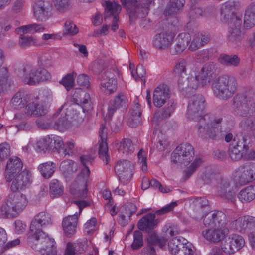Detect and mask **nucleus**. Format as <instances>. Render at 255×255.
Wrapping results in <instances>:
<instances>
[{"instance_id":"obj_6","label":"nucleus","mask_w":255,"mask_h":255,"mask_svg":"<svg viewBox=\"0 0 255 255\" xmlns=\"http://www.w3.org/2000/svg\"><path fill=\"white\" fill-rule=\"evenodd\" d=\"M214 95L221 99H227L231 97L236 90L235 80L227 75L216 77L212 83Z\"/></svg>"},{"instance_id":"obj_45","label":"nucleus","mask_w":255,"mask_h":255,"mask_svg":"<svg viewBox=\"0 0 255 255\" xmlns=\"http://www.w3.org/2000/svg\"><path fill=\"white\" fill-rule=\"evenodd\" d=\"M219 61L220 63L228 66H237L240 63L239 58L235 55H228L222 54L219 58Z\"/></svg>"},{"instance_id":"obj_22","label":"nucleus","mask_w":255,"mask_h":255,"mask_svg":"<svg viewBox=\"0 0 255 255\" xmlns=\"http://www.w3.org/2000/svg\"><path fill=\"white\" fill-rule=\"evenodd\" d=\"M191 37L188 33L179 34L175 40V44L170 49L172 55H180L186 49L191 41Z\"/></svg>"},{"instance_id":"obj_27","label":"nucleus","mask_w":255,"mask_h":255,"mask_svg":"<svg viewBox=\"0 0 255 255\" xmlns=\"http://www.w3.org/2000/svg\"><path fill=\"white\" fill-rule=\"evenodd\" d=\"M128 102L125 95L120 94L111 100L109 104L107 116L108 119L111 118L115 111L121 107H125Z\"/></svg>"},{"instance_id":"obj_18","label":"nucleus","mask_w":255,"mask_h":255,"mask_svg":"<svg viewBox=\"0 0 255 255\" xmlns=\"http://www.w3.org/2000/svg\"><path fill=\"white\" fill-rule=\"evenodd\" d=\"M170 99V90L164 84L159 85L154 90L153 102L156 107H161Z\"/></svg>"},{"instance_id":"obj_50","label":"nucleus","mask_w":255,"mask_h":255,"mask_svg":"<svg viewBox=\"0 0 255 255\" xmlns=\"http://www.w3.org/2000/svg\"><path fill=\"white\" fill-rule=\"evenodd\" d=\"M72 125L70 122L67 120L66 118L58 119L55 122L54 128L59 131H63L72 128Z\"/></svg>"},{"instance_id":"obj_64","label":"nucleus","mask_w":255,"mask_h":255,"mask_svg":"<svg viewBox=\"0 0 255 255\" xmlns=\"http://www.w3.org/2000/svg\"><path fill=\"white\" fill-rule=\"evenodd\" d=\"M163 231L166 236L171 237H173L179 233L178 227L173 224L165 225L163 229Z\"/></svg>"},{"instance_id":"obj_51","label":"nucleus","mask_w":255,"mask_h":255,"mask_svg":"<svg viewBox=\"0 0 255 255\" xmlns=\"http://www.w3.org/2000/svg\"><path fill=\"white\" fill-rule=\"evenodd\" d=\"M248 217L244 216L238 218L232 223V226L239 232H247Z\"/></svg>"},{"instance_id":"obj_58","label":"nucleus","mask_w":255,"mask_h":255,"mask_svg":"<svg viewBox=\"0 0 255 255\" xmlns=\"http://www.w3.org/2000/svg\"><path fill=\"white\" fill-rule=\"evenodd\" d=\"M138 163L140 165L141 169L145 172L147 170V157L145 151L143 149H141L137 154Z\"/></svg>"},{"instance_id":"obj_48","label":"nucleus","mask_w":255,"mask_h":255,"mask_svg":"<svg viewBox=\"0 0 255 255\" xmlns=\"http://www.w3.org/2000/svg\"><path fill=\"white\" fill-rule=\"evenodd\" d=\"M76 75L74 72L67 74L59 81L60 84L64 86L67 90H69L74 86Z\"/></svg>"},{"instance_id":"obj_26","label":"nucleus","mask_w":255,"mask_h":255,"mask_svg":"<svg viewBox=\"0 0 255 255\" xmlns=\"http://www.w3.org/2000/svg\"><path fill=\"white\" fill-rule=\"evenodd\" d=\"M167 240L163 237H159L155 233H151L147 237L148 247L146 255H156L153 246L162 248L166 244Z\"/></svg>"},{"instance_id":"obj_1","label":"nucleus","mask_w":255,"mask_h":255,"mask_svg":"<svg viewBox=\"0 0 255 255\" xmlns=\"http://www.w3.org/2000/svg\"><path fill=\"white\" fill-rule=\"evenodd\" d=\"M205 99L201 95H194L189 100L186 113V118L197 122V134L203 140H217L223 136L221 123L222 119L207 114L203 116L201 113L205 108Z\"/></svg>"},{"instance_id":"obj_46","label":"nucleus","mask_w":255,"mask_h":255,"mask_svg":"<svg viewBox=\"0 0 255 255\" xmlns=\"http://www.w3.org/2000/svg\"><path fill=\"white\" fill-rule=\"evenodd\" d=\"M134 68V65L130 64L129 69L131 71L132 76L136 81L141 80L144 83V84H145V80L144 78V76L146 74L145 68L142 65H138L137 66L135 71L133 70Z\"/></svg>"},{"instance_id":"obj_16","label":"nucleus","mask_w":255,"mask_h":255,"mask_svg":"<svg viewBox=\"0 0 255 255\" xmlns=\"http://www.w3.org/2000/svg\"><path fill=\"white\" fill-rule=\"evenodd\" d=\"M6 198L19 215L26 208L29 203L27 196L19 191H11Z\"/></svg>"},{"instance_id":"obj_11","label":"nucleus","mask_w":255,"mask_h":255,"mask_svg":"<svg viewBox=\"0 0 255 255\" xmlns=\"http://www.w3.org/2000/svg\"><path fill=\"white\" fill-rule=\"evenodd\" d=\"M169 250L172 255H194L195 248L187 242L182 243L180 239L173 238L168 243Z\"/></svg>"},{"instance_id":"obj_20","label":"nucleus","mask_w":255,"mask_h":255,"mask_svg":"<svg viewBox=\"0 0 255 255\" xmlns=\"http://www.w3.org/2000/svg\"><path fill=\"white\" fill-rule=\"evenodd\" d=\"M23 168L21 160L16 156H12L7 160L5 173L7 182H11L13 176L21 172Z\"/></svg>"},{"instance_id":"obj_56","label":"nucleus","mask_w":255,"mask_h":255,"mask_svg":"<svg viewBox=\"0 0 255 255\" xmlns=\"http://www.w3.org/2000/svg\"><path fill=\"white\" fill-rule=\"evenodd\" d=\"M36 43V40L31 36H23L19 40V45L21 48L26 49L34 45Z\"/></svg>"},{"instance_id":"obj_49","label":"nucleus","mask_w":255,"mask_h":255,"mask_svg":"<svg viewBox=\"0 0 255 255\" xmlns=\"http://www.w3.org/2000/svg\"><path fill=\"white\" fill-rule=\"evenodd\" d=\"M122 4L124 5L127 9L129 14L130 21H133L136 18V9H139V7L135 6V4L133 5L131 0H120Z\"/></svg>"},{"instance_id":"obj_2","label":"nucleus","mask_w":255,"mask_h":255,"mask_svg":"<svg viewBox=\"0 0 255 255\" xmlns=\"http://www.w3.org/2000/svg\"><path fill=\"white\" fill-rule=\"evenodd\" d=\"M203 224L207 228L202 231V235L210 242L218 243L227 233L226 215L222 212L207 214L204 218Z\"/></svg>"},{"instance_id":"obj_34","label":"nucleus","mask_w":255,"mask_h":255,"mask_svg":"<svg viewBox=\"0 0 255 255\" xmlns=\"http://www.w3.org/2000/svg\"><path fill=\"white\" fill-rule=\"evenodd\" d=\"M56 169V165L52 161H47L39 165L38 169L42 177L49 179L53 175Z\"/></svg>"},{"instance_id":"obj_53","label":"nucleus","mask_w":255,"mask_h":255,"mask_svg":"<svg viewBox=\"0 0 255 255\" xmlns=\"http://www.w3.org/2000/svg\"><path fill=\"white\" fill-rule=\"evenodd\" d=\"M155 0H146L144 6L139 4V9H136V18H143L145 16L148 12V7L154 3Z\"/></svg>"},{"instance_id":"obj_47","label":"nucleus","mask_w":255,"mask_h":255,"mask_svg":"<svg viewBox=\"0 0 255 255\" xmlns=\"http://www.w3.org/2000/svg\"><path fill=\"white\" fill-rule=\"evenodd\" d=\"M56 9L60 12H65L72 7V0H52Z\"/></svg>"},{"instance_id":"obj_5","label":"nucleus","mask_w":255,"mask_h":255,"mask_svg":"<svg viewBox=\"0 0 255 255\" xmlns=\"http://www.w3.org/2000/svg\"><path fill=\"white\" fill-rule=\"evenodd\" d=\"M19 80L23 83L34 86L46 81L50 79L49 72L40 67L27 64L18 74Z\"/></svg>"},{"instance_id":"obj_29","label":"nucleus","mask_w":255,"mask_h":255,"mask_svg":"<svg viewBox=\"0 0 255 255\" xmlns=\"http://www.w3.org/2000/svg\"><path fill=\"white\" fill-rule=\"evenodd\" d=\"M33 147L37 152L44 151L50 147L49 138L48 136L40 138L39 139H31L29 141L27 146L26 147V150Z\"/></svg>"},{"instance_id":"obj_23","label":"nucleus","mask_w":255,"mask_h":255,"mask_svg":"<svg viewBox=\"0 0 255 255\" xmlns=\"http://www.w3.org/2000/svg\"><path fill=\"white\" fill-rule=\"evenodd\" d=\"M254 169L244 168V165L238 167L234 172L233 179L234 183L235 189L238 188L243 185L250 183V180L252 178L251 175H246V172L254 171Z\"/></svg>"},{"instance_id":"obj_42","label":"nucleus","mask_w":255,"mask_h":255,"mask_svg":"<svg viewBox=\"0 0 255 255\" xmlns=\"http://www.w3.org/2000/svg\"><path fill=\"white\" fill-rule=\"evenodd\" d=\"M77 168L76 163L71 160H64L61 163L60 165V171L66 177L75 172Z\"/></svg>"},{"instance_id":"obj_61","label":"nucleus","mask_w":255,"mask_h":255,"mask_svg":"<svg viewBox=\"0 0 255 255\" xmlns=\"http://www.w3.org/2000/svg\"><path fill=\"white\" fill-rule=\"evenodd\" d=\"M150 187L155 189H158L161 193H165L172 191V187H163L161 183L155 179L149 181Z\"/></svg>"},{"instance_id":"obj_17","label":"nucleus","mask_w":255,"mask_h":255,"mask_svg":"<svg viewBox=\"0 0 255 255\" xmlns=\"http://www.w3.org/2000/svg\"><path fill=\"white\" fill-rule=\"evenodd\" d=\"M105 4V19L106 20L109 17H113L111 28L115 31L118 29V21L119 13L121 9V6L116 1H106Z\"/></svg>"},{"instance_id":"obj_54","label":"nucleus","mask_w":255,"mask_h":255,"mask_svg":"<svg viewBox=\"0 0 255 255\" xmlns=\"http://www.w3.org/2000/svg\"><path fill=\"white\" fill-rule=\"evenodd\" d=\"M78 32V28L72 21L67 20L65 21L63 29V34L74 35Z\"/></svg>"},{"instance_id":"obj_35","label":"nucleus","mask_w":255,"mask_h":255,"mask_svg":"<svg viewBox=\"0 0 255 255\" xmlns=\"http://www.w3.org/2000/svg\"><path fill=\"white\" fill-rule=\"evenodd\" d=\"M238 197L243 203L251 202L255 198V186H249L242 189Z\"/></svg>"},{"instance_id":"obj_33","label":"nucleus","mask_w":255,"mask_h":255,"mask_svg":"<svg viewBox=\"0 0 255 255\" xmlns=\"http://www.w3.org/2000/svg\"><path fill=\"white\" fill-rule=\"evenodd\" d=\"M45 29L44 26L41 24L33 23L22 26L16 29V32L20 35L26 33H40Z\"/></svg>"},{"instance_id":"obj_13","label":"nucleus","mask_w":255,"mask_h":255,"mask_svg":"<svg viewBox=\"0 0 255 255\" xmlns=\"http://www.w3.org/2000/svg\"><path fill=\"white\" fill-rule=\"evenodd\" d=\"M133 169V164L127 160L119 161L115 167V172L119 176L120 182L124 184L131 180Z\"/></svg>"},{"instance_id":"obj_62","label":"nucleus","mask_w":255,"mask_h":255,"mask_svg":"<svg viewBox=\"0 0 255 255\" xmlns=\"http://www.w3.org/2000/svg\"><path fill=\"white\" fill-rule=\"evenodd\" d=\"M12 28V26L3 18H0V39L4 37Z\"/></svg>"},{"instance_id":"obj_24","label":"nucleus","mask_w":255,"mask_h":255,"mask_svg":"<svg viewBox=\"0 0 255 255\" xmlns=\"http://www.w3.org/2000/svg\"><path fill=\"white\" fill-rule=\"evenodd\" d=\"M24 112L28 116L38 117L46 115L48 112V108L47 106L35 100L25 106Z\"/></svg>"},{"instance_id":"obj_60","label":"nucleus","mask_w":255,"mask_h":255,"mask_svg":"<svg viewBox=\"0 0 255 255\" xmlns=\"http://www.w3.org/2000/svg\"><path fill=\"white\" fill-rule=\"evenodd\" d=\"M143 244L142 234L139 231H136L133 234V242L132 244L133 249H137L141 248Z\"/></svg>"},{"instance_id":"obj_31","label":"nucleus","mask_w":255,"mask_h":255,"mask_svg":"<svg viewBox=\"0 0 255 255\" xmlns=\"http://www.w3.org/2000/svg\"><path fill=\"white\" fill-rule=\"evenodd\" d=\"M19 214L8 202L6 198L4 203L0 207V218L3 219H13L17 217Z\"/></svg>"},{"instance_id":"obj_59","label":"nucleus","mask_w":255,"mask_h":255,"mask_svg":"<svg viewBox=\"0 0 255 255\" xmlns=\"http://www.w3.org/2000/svg\"><path fill=\"white\" fill-rule=\"evenodd\" d=\"M34 218L44 226L51 223V215L47 212H40Z\"/></svg>"},{"instance_id":"obj_63","label":"nucleus","mask_w":255,"mask_h":255,"mask_svg":"<svg viewBox=\"0 0 255 255\" xmlns=\"http://www.w3.org/2000/svg\"><path fill=\"white\" fill-rule=\"evenodd\" d=\"M167 105L164 109L163 116L164 117H169L174 112L176 107V103L173 99H169L166 102Z\"/></svg>"},{"instance_id":"obj_55","label":"nucleus","mask_w":255,"mask_h":255,"mask_svg":"<svg viewBox=\"0 0 255 255\" xmlns=\"http://www.w3.org/2000/svg\"><path fill=\"white\" fill-rule=\"evenodd\" d=\"M203 160L200 158H196L191 164L185 170L184 175L186 178H189L201 164Z\"/></svg>"},{"instance_id":"obj_57","label":"nucleus","mask_w":255,"mask_h":255,"mask_svg":"<svg viewBox=\"0 0 255 255\" xmlns=\"http://www.w3.org/2000/svg\"><path fill=\"white\" fill-rule=\"evenodd\" d=\"M49 138L50 147L54 146L59 152L64 146L63 141L62 138L55 135H48Z\"/></svg>"},{"instance_id":"obj_25","label":"nucleus","mask_w":255,"mask_h":255,"mask_svg":"<svg viewBox=\"0 0 255 255\" xmlns=\"http://www.w3.org/2000/svg\"><path fill=\"white\" fill-rule=\"evenodd\" d=\"M78 220V213L63 218L62 226L64 234L68 237L72 236L76 232Z\"/></svg>"},{"instance_id":"obj_39","label":"nucleus","mask_w":255,"mask_h":255,"mask_svg":"<svg viewBox=\"0 0 255 255\" xmlns=\"http://www.w3.org/2000/svg\"><path fill=\"white\" fill-rule=\"evenodd\" d=\"M27 102L24 93L23 92L19 91L15 93L12 98L10 105L12 108L18 110L25 107Z\"/></svg>"},{"instance_id":"obj_37","label":"nucleus","mask_w":255,"mask_h":255,"mask_svg":"<svg viewBox=\"0 0 255 255\" xmlns=\"http://www.w3.org/2000/svg\"><path fill=\"white\" fill-rule=\"evenodd\" d=\"M191 40V42L189 45L188 49L189 50L193 51L207 43L209 40V37L202 34L197 33L194 35Z\"/></svg>"},{"instance_id":"obj_19","label":"nucleus","mask_w":255,"mask_h":255,"mask_svg":"<svg viewBox=\"0 0 255 255\" xmlns=\"http://www.w3.org/2000/svg\"><path fill=\"white\" fill-rule=\"evenodd\" d=\"M175 34L170 31H162L156 34L153 38L152 43L159 49H165L172 44Z\"/></svg>"},{"instance_id":"obj_28","label":"nucleus","mask_w":255,"mask_h":255,"mask_svg":"<svg viewBox=\"0 0 255 255\" xmlns=\"http://www.w3.org/2000/svg\"><path fill=\"white\" fill-rule=\"evenodd\" d=\"M244 98L242 96H236L234 98V113L238 116L244 117L247 116L250 112V108L249 105L242 102Z\"/></svg>"},{"instance_id":"obj_43","label":"nucleus","mask_w":255,"mask_h":255,"mask_svg":"<svg viewBox=\"0 0 255 255\" xmlns=\"http://www.w3.org/2000/svg\"><path fill=\"white\" fill-rule=\"evenodd\" d=\"M117 147L119 152L125 155H128L133 152L134 147L130 140L124 139L119 143L117 144Z\"/></svg>"},{"instance_id":"obj_14","label":"nucleus","mask_w":255,"mask_h":255,"mask_svg":"<svg viewBox=\"0 0 255 255\" xmlns=\"http://www.w3.org/2000/svg\"><path fill=\"white\" fill-rule=\"evenodd\" d=\"M10 185L11 191H19L28 188L31 183V174L29 171L24 169L15 174L12 177Z\"/></svg>"},{"instance_id":"obj_3","label":"nucleus","mask_w":255,"mask_h":255,"mask_svg":"<svg viewBox=\"0 0 255 255\" xmlns=\"http://www.w3.org/2000/svg\"><path fill=\"white\" fill-rule=\"evenodd\" d=\"M234 9L235 4L233 1L226 2L222 5L221 16L224 20L230 18V21L228 23V40L229 42L238 45L243 37V33L241 30L242 20L241 17L233 15Z\"/></svg>"},{"instance_id":"obj_32","label":"nucleus","mask_w":255,"mask_h":255,"mask_svg":"<svg viewBox=\"0 0 255 255\" xmlns=\"http://www.w3.org/2000/svg\"><path fill=\"white\" fill-rule=\"evenodd\" d=\"M255 25V4H250L247 8L245 15L244 25L246 29L252 28Z\"/></svg>"},{"instance_id":"obj_44","label":"nucleus","mask_w":255,"mask_h":255,"mask_svg":"<svg viewBox=\"0 0 255 255\" xmlns=\"http://www.w3.org/2000/svg\"><path fill=\"white\" fill-rule=\"evenodd\" d=\"M245 142L243 144L242 151V159L245 160H255V150L250 148V141L248 137H244Z\"/></svg>"},{"instance_id":"obj_15","label":"nucleus","mask_w":255,"mask_h":255,"mask_svg":"<svg viewBox=\"0 0 255 255\" xmlns=\"http://www.w3.org/2000/svg\"><path fill=\"white\" fill-rule=\"evenodd\" d=\"M215 65L213 62L204 64L196 74L197 78L202 87L212 85L213 81L216 78L215 73Z\"/></svg>"},{"instance_id":"obj_40","label":"nucleus","mask_w":255,"mask_h":255,"mask_svg":"<svg viewBox=\"0 0 255 255\" xmlns=\"http://www.w3.org/2000/svg\"><path fill=\"white\" fill-rule=\"evenodd\" d=\"M50 195L52 198L61 196L64 192V187L62 183L57 179L52 180L50 183Z\"/></svg>"},{"instance_id":"obj_4","label":"nucleus","mask_w":255,"mask_h":255,"mask_svg":"<svg viewBox=\"0 0 255 255\" xmlns=\"http://www.w3.org/2000/svg\"><path fill=\"white\" fill-rule=\"evenodd\" d=\"M80 160L84 166L76 180L71 184L70 188L71 193L75 197L85 198L87 196V183L90 175L89 165L92 164L93 158L90 155H83L80 157Z\"/></svg>"},{"instance_id":"obj_36","label":"nucleus","mask_w":255,"mask_h":255,"mask_svg":"<svg viewBox=\"0 0 255 255\" xmlns=\"http://www.w3.org/2000/svg\"><path fill=\"white\" fill-rule=\"evenodd\" d=\"M192 66L191 61L186 59H180L176 63L174 68V74L179 77H182L185 74L187 69Z\"/></svg>"},{"instance_id":"obj_21","label":"nucleus","mask_w":255,"mask_h":255,"mask_svg":"<svg viewBox=\"0 0 255 255\" xmlns=\"http://www.w3.org/2000/svg\"><path fill=\"white\" fill-rule=\"evenodd\" d=\"M245 137L236 136L230 144L228 154L230 158L234 161H239L242 159V151Z\"/></svg>"},{"instance_id":"obj_10","label":"nucleus","mask_w":255,"mask_h":255,"mask_svg":"<svg viewBox=\"0 0 255 255\" xmlns=\"http://www.w3.org/2000/svg\"><path fill=\"white\" fill-rule=\"evenodd\" d=\"M216 180V195L228 201L234 202L236 200V192L231 186L230 179L220 176Z\"/></svg>"},{"instance_id":"obj_41","label":"nucleus","mask_w":255,"mask_h":255,"mask_svg":"<svg viewBox=\"0 0 255 255\" xmlns=\"http://www.w3.org/2000/svg\"><path fill=\"white\" fill-rule=\"evenodd\" d=\"M128 120L129 125L132 127L136 126L140 124L141 121V112L137 102H135V105L132 108Z\"/></svg>"},{"instance_id":"obj_7","label":"nucleus","mask_w":255,"mask_h":255,"mask_svg":"<svg viewBox=\"0 0 255 255\" xmlns=\"http://www.w3.org/2000/svg\"><path fill=\"white\" fill-rule=\"evenodd\" d=\"M121 77L120 73L116 67L108 68L102 73L100 79V88L105 94L110 95L117 89V81Z\"/></svg>"},{"instance_id":"obj_30","label":"nucleus","mask_w":255,"mask_h":255,"mask_svg":"<svg viewBox=\"0 0 255 255\" xmlns=\"http://www.w3.org/2000/svg\"><path fill=\"white\" fill-rule=\"evenodd\" d=\"M155 218V214H147L138 221V228L141 230L153 229L158 223L157 220Z\"/></svg>"},{"instance_id":"obj_9","label":"nucleus","mask_w":255,"mask_h":255,"mask_svg":"<svg viewBox=\"0 0 255 255\" xmlns=\"http://www.w3.org/2000/svg\"><path fill=\"white\" fill-rule=\"evenodd\" d=\"M194 155L193 147L188 144H182L176 147L171 155V161L179 165H188Z\"/></svg>"},{"instance_id":"obj_38","label":"nucleus","mask_w":255,"mask_h":255,"mask_svg":"<svg viewBox=\"0 0 255 255\" xmlns=\"http://www.w3.org/2000/svg\"><path fill=\"white\" fill-rule=\"evenodd\" d=\"M185 0H170L164 13L166 16L176 14L183 7Z\"/></svg>"},{"instance_id":"obj_12","label":"nucleus","mask_w":255,"mask_h":255,"mask_svg":"<svg viewBox=\"0 0 255 255\" xmlns=\"http://www.w3.org/2000/svg\"><path fill=\"white\" fill-rule=\"evenodd\" d=\"M245 241L243 238L237 234H232L225 237L221 243L223 251L228 254H232L244 247Z\"/></svg>"},{"instance_id":"obj_52","label":"nucleus","mask_w":255,"mask_h":255,"mask_svg":"<svg viewBox=\"0 0 255 255\" xmlns=\"http://www.w3.org/2000/svg\"><path fill=\"white\" fill-rule=\"evenodd\" d=\"M108 152V148L106 141L100 142L99 148V156L105 164L108 163L109 158Z\"/></svg>"},{"instance_id":"obj_8","label":"nucleus","mask_w":255,"mask_h":255,"mask_svg":"<svg viewBox=\"0 0 255 255\" xmlns=\"http://www.w3.org/2000/svg\"><path fill=\"white\" fill-rule=\"evenodd\" d=\"M52 5L45 0H34L32 4L34 17L39 22H46L52 15Z\"/></svg>"}]
</instances>
